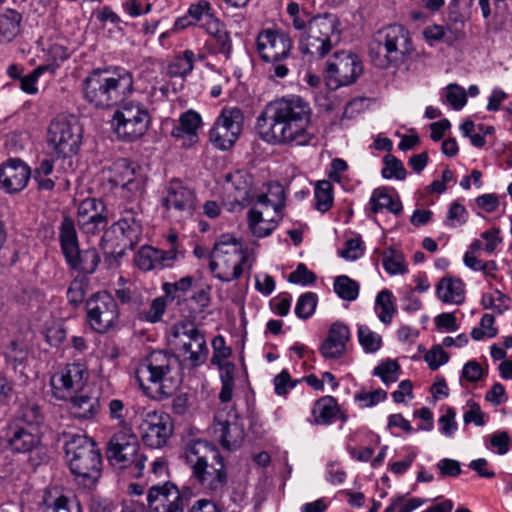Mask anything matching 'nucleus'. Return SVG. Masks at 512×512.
<instances>
[{
  "label": "nucleus",
  "mask_w": 512,
  "mask_h": 512,
  "mask_svg": "<svg viewBox=\"0 0 512 512\" xmlns=\"http://www.w3.org/2000/svg\"><path fill=\"white\" fill-rule=\"evenodd\" d=\"M256 128L262 140L278 145L307 146L318 134L312 107L297 95L266 104L257 117Z\"/></svg>",
  "instance_id": "obj_1"
},
{
  "label": "nucleus",
  "mask_w": 512,
  "mask_h": 512,
  "mask_svg": "<svg viewBox=\"0 0 512 512\" xmlns=\"http://www.w3.org/2000/svg\"><path fill=\"white\" fill-rule=\"evenodd\" d=\"M133 91V74L121 66L93 69L81 84L83 99L90 106L99 110L116 107Z\"/></svg>",
  "instance_id": "obj_2"
},
{
  "label": "nucleus",
  "mask_w": 512,
  "mask_h": 512,
  "mask_svg": "<svg viewBox=\"0 0 512 512\" xmlns=\"http://www.w3.org/2000/svg\"><path fill=\"white\" fill-rule=\"evenodd\" d=\"M185 463L191 470V479L206 494H217L227 484V470L218 448L206 440H191L183 450Z\"/></svg>",
  "instance_id": "obj_3"
},
{
  "label": "nucleus",
  "mask_w": 512,
  "mask_h": 512,
  "mask_svg": "<svg viewBox=\"0 0 512 512\" xmlns=\"http://www.w3.org/2000/svg\"><path fill=\"white\" fill-rule=\"evenodd\" d=\"M135 380L144 393L157 400L172 396L181 383L178 358L164 351H153L135 371Z\"/></svg>",
  "instance_id": "obj_4"
},
{
  "label": "nucleus",
  "mask_w": 512,
  "mask_h": 512,
  "mask_svg": "<svg viewBox=\"0 0 512 512\" xmlns=\"http://www.w3.org/2000/svg\"><path fill=\"white\" fill-rule=\"evenodd\" d=\"M414 51L410 32L402 25L393 24L377 30L371 40L369 56L381 69L404 64Z\"/></svg>",
  "instance_id": "obj_5"
},
{
  "label": "nucleus",
  "mask_w": 512,
  "mask_h": 512,
  "mask_svg": "<svg viewBox=\"0 0 512 512\" xmlns=\"http://www.w3.org/2000/svg\"><path fill=\"white\" fill-rule=\"evenodd\" d=\"M69 468L84 488L95 486L102 471V457L95 442L85 435H73L65 444Z\"/></svg>",
  "instance_id": "obj_6"
},
{
  "label": "nucleus",
  "mask_w": 512,
  "mask_h": 512,
  "mask_svg": "<svg viewBox=\"0 0 512 512\" xmlns=\"http://www.w3.org/2000/svg\"><path fill=\"white\" fill-rule=\"evenodd\" d=\"M299 31L302 53L323 58L340 42L341 22L334 14H318L309 17L306 27Z\"/></svg>",
  "instance_id": "obj_7"
},
{
  "label": "nucleus",
  "mask_w": 512,
  "mask_h": 512,
  "mask_svg": "<svg viewBox=\"0 0 512 512\" xmlns=\"http://www.w3.org/2000/svg\"><path fill=\"white\" fill-rule=\"evenodd\" d=\"M293 42L278 30L263 29L256 37V51L270 78H285L293 65Z\"/></svg>",
  "instance_id": "obj_8"
},
{
  "label": "nucleus",
  "mask_w": 512,
  "mask_h": 512,
  "mask_svg": "<svg viewBox=\"0 0 512 512\" xmlns=\"http://www.w3.org/2000/svg\"><path fill=\"white\" fill-rule=\"evenodd\" d=\"M248 259V250L240 240L230 234H222L214 243L209 268L214 277L230 282L241 277Z\"/></svg>",
  "instance_id": "obj_9"
},
{
  "label": "nucleus",
  "mask_w": 512,
  "mask_h": 512,
  "mask_svg": "<svg viewBox=\"0 0 512 512\" xmlns=\"http://www.w3.org/2000/svg\"><path fill=\"white\" fill-rule=\"evenodd\" d=\"M142 226L133 210H125L121 217L102 239L101 247L104 252L113 257H122L127 249H133L140 241Z\"/></svg>",
  "instance_id": "obj_10"
},
{
  "label": "nucleus",
  "mask_w": 512,
  "mask_h": 512,
  "mask_svg": "<svg viewBox=\"0 0 512 512\" xmlns=\"http://www.w3.org/2000/svg\"><path fill=\"white\" fill-rule=\"evenodd\" d=\"M151 116L147 105L137 100L120 102V107L114 112L112 123L117 136L125 141H135L148 130Z\"/></svg>",
  "instance_id": "obj_11"
},
{
  "label": "nucleus",
  "mask_w": 512,
  "mask_h": 512,
  "mask_svg": "<svg viewBox=\"0 0 512 512\" xmlns=\"http://www.w3.org/2000/svg\"><path fill=\"white\" fill-rule=\"evenodd\" d=\"M139 447L138 437L129 427L124 426L110 438L107 444V459L112 466L119 469L134 466L135 475L139 477L147 460L145 455L138 454Z\"/></svg>",
  "instance_id": "obj_12"
},
{
  "label": "nucleus",
  "mask_w": 512,
  "mask_h": 512,
  "mask_svg": "<svg viewBox=\"0 0 512 512\" xmlns=\"http://www.w3.org/2000/svg\"><path fill=\"white\" fill-rule=\"evenodd\" d=\"M106 179L115 187L122 190V195L128 200H137L146 192L147 175L136 162L120 158L111 163L106 169Z\"/></svg>",
  "instance_id": "obj_13"
},
{
  "label": "nucleus",
  "mask_w": 512,
  "mask_h": 512,
  "mask_svg": "<svg viewBox=\"0 0 512 512\" xmlns=\"http://www.w3.org/2000/svg\"><path fill=\"white\" fill-rule=\"evenodd\" d=\"M59 241L68 266L84 274L95 272L100 257L95 248L80 251L78 238L72 219L65 217L59 228Z\"/></svg>",
  "instance_id": "obj_14"
},
{
  "label": "nucleus",
  "mask_w": 512,
  "mask_h": 512,
  "mask_svg": "<svg viewBox=\"0 0 512 512\" xmlns=\"http://www.w3.org/2000/svg\"><path fill=\"white\" fill-rule=\"evenodd\" d=\"M172 344L193 366L205 362L208 355L206 339L203 333L193 324L180 322L172 327Z\"/></svg>",
  "instance_id": "obj_15"
},
{
  "label": "nucleus",
  "mask_w": 512,
  "mask_h": 512,
  "mask_svg": "<svg viewBox=\"0 0 512 512\" xmlns=\"http://www.w3.org/2000/svg\"><path fill=\"white\" fill-rule=\"evenodd\" d=\"M85 308L89 326L98 333L108 332L118 321V304L107 291L91 295L85 303Z\"/></svg>",
  "instance_id": "obj_16"
},
{
  "label": "nucleus",
  "mask_w": 512,
  "mask_h": 512,
  "mask_svg": "<svg viewBox=\"0 0 512 512\" xmlns=\"http://www.w3.org/2000/svg\"><path fill=\"white\" fill-rule=\"evenodd\" d=\"M47 144L58 157H71L78 151L80 133L65 117H57L48 127Z\"/></svg>",
  "instance_id": "obj_17"
},
{
  "label": "nucleus",
  "mask_w": 512,
  "mask_h": 512,
  "mask_svg": "<svg viewBox=\"0 0 512 512\" xmlns=\"http://www.w3.org/2000/svg\"><path fill=\"white\" fill-rule=\"evenodd\" d=\"M89 373L84 364L70 363L56 371L51 377L53 394L58 399H67L81 392L88 381Z\"/></svg>",
  "instance_id": "obj_18"
},
{
  "label": "nucleus",
  "mask_w": 512,
  "mask_h": 512,
  "mask_svg": "<svg viewBox=\"0 0 512 512\" xmlns=\"http://www.w3.org/2000/svg\"><path fill=\"white\" fill-rule=\"evenodd\" d=\"M139 429L145 445L150 448H161L171 437L173 424L168 414L148 411L143 415Z\"/></svg>",
  "instance_id": "obj_19"
},
{
  "label": "nucleus",
  "mask_w": 512,
  "mask_h": 512,
  "mask_svg": "<svg viewBox=\"0 0 512 512\" xmlns=\"http://www.w3.org/2000/svg\"><path fill=\"white\" fill-rule=\"evenodd\" d=\"M363 71L360 59L349 52H336L327 62L328 78L336 82V86H347L356 81Z\"/></svg>",
  "instance_id": "obj_20"
},
{
  "label": "nucleus",
  "mask_w": 512,
  "mask_h": 512,
  "mask_svg": "<svg viewBox=\"0 0 512 512\" xmlns=\"http://www.w3.org/2000/svg\"><path fill=\"white\" fill-rule=\"evenodd\" d=\"M213 432L222 447L227 450L239 448L245 438L244 428L233 411L220 410L216 413Z\"/></svg>",
  "instance_id": "obj_21"
},
{
  "label": "nucleus",
  "mask_w": 512,
  "mask_h": 512,
  "mask_svg": "<svg viewBox=\"0 0 512 512\" xmlns=\"http://www.w3.org/2000/svg\"><path fill=\"white\" fill-rule=\"evenodd\" d=\"M106 207L96 198H87L80 202L77 209V224L86 235H96L107 226Z\"/></svg>",
  "instance_id": "obj_22"
},
{
  "label": "nucleus",
  "mask_w": 512,
  "mask_h": 512,
  "mask_svg": "<svg viewBox=\"0 0 512 512\" xmlns=\"http://www.w3.org/2000/svg\"><path fill=\"white\" fill-rule=\"evenodd\" d=\"M150 512H183V497L173 483L165 482L163 485H153L147 495Z\"/></svg>",
  "instance_id": "obj_23"
},
{
  "label": "nucleus",
  "mask_w": 512,
  "mask_h": 512,
  "mask_svg": "<svg viewBox=\"0 0 512 512\" xmlns=\"http://www.w3.org/2000/svg\"><path fill=\"white\" fill-rule=\"evenodd\" d=\"M183 258V252L175 248L173 250H162L145 245L137 252L135 264L140 270L148 272L171 268L175 262Z\"/></svg>",
  "instance_id": "obj_24"
},
{
  "label": "nucleus",
  "mask_w": 512,
  "mask_h": 512,
  "mask_svg": "<svg viewBox=\"0 0 512 512\" xmlns=\"http://www.w3.org/2000/svg\"><path fill=\"white\" fill-rule=\"evenodd\" d=\"M163 204L167 210H174L180 217H190L196 208V195L182 182L173 180L167 186Z\"/></svg>",
  "instance_id": "obj_25"
},
{
  "label": "nucleus",
  "mask_w": 512,
  "mask_h": 512,
  "mask_svg": "<svg viewBox=\"0 0 512 512\" xmlns=\"http://www.w3.org/2000/svg\"><path fill=\"white\" fill-rule=\"evenodd\" d=\"M30 167L19 158H10L0 165V188L7 193L23 190L30 179Z\"/></svg>",
  "instance_id": "obj_26"
},
{
  "label": "nucleus",
  "mask_w": 512,
  "mask_h": 512,
  "mask_svg": "<svg viewBox=\"0 0 512 512\" xmlns=\"http://www.w3.org/2000/svg\"><path fill=\"white\" fill-rule=\"evenodd\" d=\"M7 445L14 453H32L41 445L40 429L10 423L6 431Z\"/></svg>",
  "instance_id": "obj_27"
},
{
  "label": "nucleus",
  "mask_w": 512,
  "mask_h": 512,
  "mask_svg": "<svg viewBox=\"0 0 512 512\" xmlns=\"http://www.w3.org/2000/svg\"><path fill=\"white\" fill-rule=\"evenodd\" d=\"M351 332L347 324L336 321L329 327L326 338L319 347L320 354L325 359H339L347 352Z\"/></svg>",
  "instance_id": "obj_28"
},
{
  "label": "nucleus",
  "mask_w": 512,
  "mask_h": 512,
  "mask_svg": "<svg viewBox=\"0 0 512 512\" xmlns=\"http://www.w3.org/2000/svg\"><path fill=\"white\" fill-rule=\"evenodd\" d=\"M285 192L281 185L276 184L269 187L268 193L260 194L254 206L250 210L264 211V216L277 218L280 221L284 216Z\"/></svg>",
  "instance_id": "obj_29"
},
{
  "label": "nucleus",
  "mask_w": 512,
  "mask_h": 512,
  "mask_svg": "<svg viewBox=\"0 0 512 512\" xmlns=\"http://www.w3.org/2000/svg\"><path fill=\"white\" fill-rule=\"evenodd\" d=\"M312 422L316 425H330L340 419L347 421V416L341 411L336 399L332 396H323L315 401L312 407Z\"/></svg>",
  "instance_id": "obj_30"
},
{
  "label": "nucleus",
  "mask_w": 512,
  "mask_h": 512,
  "mask_svg": "<svg viewBox=\"0 0 512 512\" xmlns=\"http://www.w3.org/2000/svg\"><path fill=\"white\" fill-rule=\"evenodd\" d=\"M436 295L443 303L461 305L465 301V283L460 278L445 276L436 285Z\"/></svg>",
  "instance_id": "obj_31"
},
{
  "label": "nucleus",
  "mask_w": 512,
  "mask_h": 512,
  "mask_svg": "<svg viewBox=\"0 0 512 512\" xmlns=\"http://www.w3.org/2000/svg\"><path fill=\"white\" fill-rule=\"evenodd\" d=\"M369 206L374 214L387 210L394 215H399L403 209L399 197L390 194L386 188H377L372 192Z\"/></svg>",
  "instance_id": "obj_32"
},
{
  "label": "nucleus",
  "mask_w": 512,
  "mask_h": 512,
  "mask_svg": "<svg viewBox=\"0 0 512 512\" xmlns=\"http://www.w3.org/2000/svg\"><path fill=\"white\" fill-rule=\"evenodd\" d=\"M197 59L203 60L204 55L199 54L198 56H196V54L190 49L185 50L182 54L176 55L167 64V76H169L170 78H185L193 71L194 64Z\"/></svg>",
  "instance_id": "obj_33"
},
{
  "label": "nucleus",
  "mask_w": 512,
  "mask_h": 512,
  "mask_svg": "<svg viewBox=\"0 0 512 512\" xmlns=\"http://www.w3.org/2000/svg\"><path fill=\"white\" fill-rule=\"evenodd\" d=\"M187 12L195 24H198L206 31H215L219 20L214 16L210 2L207 0H199L192 3Z\"/></svg>",
  "instance_id": "obj_34"
},
{
  "label": "nucleus",
  "mask_w": 512,
  "mask_h": 512,
  "mask_svg": "<svg viewBox=\"0 0 512 512\" xmlns=\"http://www.w3.org/2000/svg\"><path fill=\"white\" fill-rule=\"evenodd\" d=\"M248 227L258 238L269 236L279 225L280 220L264 216V211L249 210L247 214Z\"/></svg>",
  "instance_id": "obj_35"
},
{
  "label": "nucleus",
  "mask_w": 512,
  "mask_h": 512,
  "mask_svg": "<svg viewBox=\"0 0 512 512\" xmlns=\"http://www.w3.org/2000/svg\"><path fill=\"white\" fill-rule=\"evenodd\" d=\"M69 398L71 399V413L76 418L92 419L99 411L98 397L80 394L72 395Z\"/></svg>",
  "instance_id": "obj_36"
},
{
  "label": "nucleus",
  "mask_w": 512,
  "mask_h": 512,
  "mask_svg": "<svg viewBox=\"0 0 512 512\" xmlns=\"http://www.w3.org/2000/svg\"><path fill=\"white\" fill-rule=\"evenodd\" d=\"M201 123V118L195 111L189 110L181 115L179 125L172 129V136L176 138H183L185 135L189 136L190 141H195L197 138L196 131Z\"/></svg>",
  "instance_id": "obj_37"
},
{
  "label": "nucleus",
  "mask_w": 512,
  "mask_h": 512,
  "mask_svg": "<svg viewBox=\"0 0 512 512\" xmlns=\"http://www.w3.org/2000/svg\"><path fill=\"white\" fill-rule=\"evenodd\" d=\"M22 16L14 9H5L0 13V34L10 41L20 32Z\"/></svg>",
  "instance_id": "obj_38"
},
{
  "label": "nucleus",
  "mask_w": 512,
  "mask_h": 512,
  "mask_svg": "<svg viewBox=\"0 0 512 512\" xmlns=\"http://www.w3.org/2000/svg\"><path fill=\"white\" fill-rule=\"evenodd\" d=\"M215 122L222 124L230 132L240 136L243 129L244 115L238 107H225Z\"/></svg>",
  "instance_id": "obj_39"
},
{
  "label": "nucleus",
  "mask_w": 512,
  "mask_h": 512,
  "mask_svg": "<svg viewBox=\"0 0 512 512\" xmlns=\"http://www.w3.org/2000/svg\"><path fill=\"white\" fill-rule=\"evenodd\" d=\"M42 420L43 417L39 406L36 403L27 402L20 407L17 416L10 423L24 427L33 425L36 429H39Z\"/></svg>",
  "instance_id": "obj_40"
},
{
  "label": "nucleus",
  "mask_w": 512,
  "mask_h": 512,
  "mask_svg": "<svg viewBox=\"0 0 512 512\" xmlns=\"http://www.w3.org/2000/svg\"><path fill=\"white\" fill-rule=\"evenodd\" d=\"M375 309L379 320L384 324H390L396 311L393 295L389 290H382L375 300Z\"/></svg>",
  "instance_id": "obj_41"
},
{
  "label": "nucleus",
  "mask_w": 512,
  "mask_h": 512,
  "mask_svg": "<svg viewBox=\"0 0 512 512\" xmlns=\"http://www.w3.org/2000/svg\"><path fill=\"white\" fill-rule=\"evenodd\" d=\"M334 292L345 301H354L359 295V283L346 275L337 276L333 284Z\"/></svg>",
  "instance_id": "obj_42"
},
{
  "label": "nucleus",
  "mask_w": 512,
  "mask_h": 512,
  "mask_svg": "<svg viewBox=\"0 0 512 512\" xmlns=\"http://www.w3.org/2000/svg\"><path fill=\"white\" fill-rule=\"evenodd\" d=\"M467 19L458 12H451L445 27V42L453 43L465 38V24Z\"/></svg>",
  "instance_id": "obj_43"
},
{
  "label": "nucleus",
  "mask_w": 512,
  "mask_h": 512,
  "mask_svg": "<svg viewBox=\"0 0 512 512\" xmlns=\"http://www.w3.org/2000/svg\"><path fill=\"white\" fill-rule=\"evenodd\" d=\"M209 138L214 147L220 150H227L235 144L239 136L230 132L222 124L215 122L210 130Z\"/></svg>",
  "instance_id": "obj_44"
},
{
  "label": "nucleus",
  "mask_w": 512,
  "mask_h": 512,
  "mask_svg": "<svg viewBox=\"0 0 512 512\" xmlns=\"http://www.w3.org/2000/svg\"><path fill=\"white\" fill-rule=\"evenodd\" d=\"M315 207L318 211L325 213L333 205V186L328 180L318 181L314 189Z\"/></svg>",
  "instance_id": "obj_45"
},
{
  "label": "nucleus",
  "mask_w": 512,
  "mask_h": 512,
  "mask_svg": "<svg viewBox=\"0 0 512 512\" xmlns=\"http://www.w3.org/2000/svg\"><path fill=\"white\" fill-rule=\"evenodd\" d=\"M373 375L378 376L388 386L398 380L400 366L395 360L386 359L374 368Z\"/></svg>",
  "instance_id": "obj_46"
},
{
  "label": "nucleus",
  "mask_w": 512,
  "mask_h": 512,
  "mask_svg": "<svg viewBox=\"0 0 512 512\" xmlns=\"http://www.w3.org/2000/svg\"><path fill=\"white\" fill-rule=\"evenodd\" d=\"M193 283L194 278L192 276H185L173 283H163L162 291L166 298L174 300L175 298L185 296L191 290Z\"/></svg>",
  "instance_id": "obj_47"
},
{
  "label": "nucleus",
  "mask_w": 512,
  "mask_h": 512,
  "mask_svg": "<svg viewBox=\"0 0 512 512\" xmlns=\"http://www.w3.org/2000/svg\"><path fill=\"white\" fill-rule=\"evenodd\" d=\"M382 264L390 275L404 274L407 271L402 254L391 248L382 253Z\"/></svg>",
  "instance_id": "obj_48"
},
{
  "label": "nucleus",
  "mask_w": 512,
  "mask_h": 512,
  "mask_svg": "<svg viewBox=\"0 0 512 512\" xmlns=\"http://www.w3.org/2000/svg\"><path fill=\"white\" fill-rule=\"evenodd\" d=\"M358 340L362 348L367 353H374L380 349L382 338L379 334L372 331L366 325H358Z\"/></svg>",
  "instance_id": "obj_49"
},
{
  "label": "nucleus",
  "mask_w": 512,
  "mask_h": 512,
  "mask_svg": "<svg viewBox=\"0 0 512 512\" xmlns=\"http://www.w3.org/2000/svg\"><path fill=\"white\" fill-rule=\"evenodd\" d=\"M89 280L86 276L80 275L74 278L67 290V299L73 306L81 304L88 290Z\"/></svg>",
  "instance_id": "obj_50"
},
{
  "label": "nucleus",
  "mask_w": 512,
  "mask_h": 512,
  "mask_svg": "<svg viewBox=\"0 0 512 512\" xmlns=\"http://www.w3.org/2000/svg\"><path fill=\"white\" fill-rule=\"evenodd\" d=\"M46 512H83V510L75 497L60 495L46 504Z\"/></svg>",
  "instance_id": "obj_51"
},
{
  "label": "nucleus",
  "mask_w": 512,
  "mask_h": 512,
  "mask_svg": "<svg viewBox=\"0 0 512 512\" xmlns=\"http://www.w3.org/2000/svg\"><path fill=\"white\" fill-rule=\"evenodd\" d=\"M318 297L313 292H306L302 294L296 303L295 314L300 319L310 318L316 309Z\"/></svg>",
  "instance_id": "obj_52"
},
{
  "label": "nucleus",
  "mask_w": 512,
  "mask_h": 512,
  "mask_svg": "<svg viewBox=\"0 0 512 512\" xmlns=\"http://www.w3.org/2000/svg\"><path fill=\"white\" fill-rule=\"evenodd\" d=\"M385 167L382 169L381 174L384 178H396L398 180H404L406 177V169L403 163L397 159L394 155L387 154L384 157Z\"/></svg>",
  "instance_id": "obj_53"
},
{
  "label": "nucleus",
  "mask_w": 512,
  "mask_h": 512,
  "mask_svg": "<svg viewBox=\"0 0 512 512\" xmlns=\"http://www.w3.org/2000/svg\"><path fill=\"white\" fill-rule=\"evenodd\" d=\"M207 33L215 38L218 52L223 54L226 58H229L232 52V41L221 22L218 21L215 31H207Z\"/></svg>",
  "instance_id": "obj_54"
},
{
  "label": "nucleus",
  "mask_w": 512,
  "mask_h": 512,
  "mask_svg": "<svg viewBox=\"0 0 512 512\" xmlns=\"http://www.w3.org/2000/svg\"><path fill=\"white\" fill-rule=\"evenodd\" d=\"M468 212L466 208L455 201L451 204L447 217L445 220V225L448 227H458L463 225L467 220Z\"/></svg>",
  "instance_id": "obj_55"
},
{
  "label": "nucleus",
  "mask_w": 512,
  "mask_h": 512,
  "mask_svg": "<svg viewBox=\"0 0 512 512\" xmlns=\"http://www.w3.org/2000/svg\"><path fill=\"white\" fill-rule=\"evenodd\" d=\"M213 356L211 358V364H221L228 359L232 350L226 346L225 338L222 335H217L212 340Z\"/></svg>",
  "instance_id": "obj_56"
},
{
  "label": "nucleus",
  "mask_w": 512,
  "mask_h": 512,
  "mask_svg": "<svg viewBox=\"0 0 512 512\" xmlns=\"http://www.w3.org/2000/svg\"><path fill=\"white\" fill-rule=\"evenodd\" d=\"M424 503V500L419 498H411L405 500L403 497H398L385 508L384 512H412Z\"/></svg>",
  "instance_id": "obj_57"
},
{
  "label": "nucleus",
  "mask_w": 512,
  "mask_h": 512,
  "mask_svg": "<svg viewBox=\"0 0 512 512\" xmlns=\"http://www.w3.org/2000/svg\"><path fill=\"white\" fill-rule=\"evenodd\" d=\"M288 281L307 286L316 281V275L314 272L310 271L305 264L300 263L297 268L289 274Z\"/></svg>",
  "instance_id": "obj_58"
},
{
  "label": "nucleus",
  "mask_w": 512,
  "mask_h": 512,
  "mask_svg": "<svg viewBox=\"0 0 512 512\" xmlns=\"http://www.w3.org/2000/svg\"><path fill=\"white\" fill-rule=\"evenodd\" d=\"M386 398L387 392L382 389H377L372 392H358L354 395L355 401L359 402L361 407L364 408L375 406Z\"/></svg>",
  "instance_id": "obj_59"
},
{
  "label": "nucleus",
  "mask_w": 512,
  "mask_h": 512,
  "mask_svg": "<svg viewBox=\"0 0 512 512\" xmlns=\"http://www.w3.org/2000/svg\"><path fill=\"white\" fill-rule=\"evenodd\" d=\"M447 101L448 103L455 109L460 110L462 109L466 102V92L464 88L457 84H449L447 86Z\"/></svg>",
  "instance_id": "obj_60"
},
{
  "label": "nucleus",
  "mask_w": 512,
  "mask_h": 512,
  "mask_svg": "<svg viewBox=\"0 0 512 512\" xmlns=\"http://www.w3.org/2000/svg\"><path fill=\"white\" fill-rule=\"evenodd\" d=\"M166 297H157L151 304L149 309L144 314V319L150 323H157L161 320L166 310Z\"/></svg>",
  "instance_id": "obj_61"
},
{
  "label": "nucleus",
  "mask_w": 512,
  "mask_h": 512,
  "mask_svg": "<svg viewBox=\"0 0 512 512\" xmlns=\"http://www.w3.org/2000/svg\"><path fill=\"white\" fill-rule=\"evenodd\" d=\"M364 253L363 242L359 238L349 239L345 247L340 251V256L346 260L354 261L359 259Z\"/></svg>",
  "instance_id": "obj_62"
},
{
  "label": "nucleus",
  "mask_w": 512,
  "mask_h": 512,
  "mask_svg": "<svg viewBox=\"0 0 512 512\" xmlns=\"http://www.w3.org/2000/svg\"><path fill=\"white\" fill-rule=\"evenodd\" d=\"M424 359L431 370H437L441 365L448 362L449 357L443 347L438 345L428 351L425 354Z\"/></svg>",
  "instance_id": "obj_63"
},
{
  "label": "nucleus",
  "mask_w": 512,
  "mask_h": 512,
  "mask_svg": "<svg viewBox=\"0 0 512 512\" xmlns=\"http://www.w3.org/2000/svg\"><path fill=\"white\" fill-rule=\"evenodd\" d=\"M455 416V410L453 408H448L446 412L439 418V430L443 435L450 437L457 430Z\"/></svg>",
  "instance_id": "obj_64"
}]
</instances>
